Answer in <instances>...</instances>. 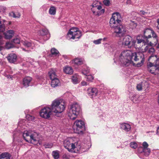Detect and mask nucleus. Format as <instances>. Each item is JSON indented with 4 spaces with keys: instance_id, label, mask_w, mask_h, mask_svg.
<instances>
[{
    "instance_id": "nucleus-1",
    "label": "nucleus",
    "mask_w": 159,
    "mask_h": 159,
    "mask_svg": "<svg viewBox=\"0 0 159 159\" xmlns=\"http://www.w3.org/2000/svg\"><path fill=\"white\" fill-rule=\"evenodd\" d=\"M144 55L143 54L139 57L136 52L129 50L124 51L121 53L120 57V61L123 66H127L130 64L136 65L137 67L141 66L144 61Z\"/></svg>"
},
{
    "instance_id": "nucleus-2",
    "label": "nucleus",
    "mask_w": 159,
    "mask_h": 159,
    "mask_svg": "<svg viewBox=\"0 0 159 159\" xmlns=\"http://www.w3.org/2000/svg\"><path fill=\"white\" fill-rule=\"evenodd\" d=\"M122 20L120 14L117 12L113 13L110 19V26L113 29L114 33L117 37L123 36L125 32L124 27L121 23Z\"/></svg>"
},
{
    "instance_id": "nucleus-3",
    "label": "nucleus",
    "mask_w": 159,
    "mask_h": 159,
    "mask_svg": "<svg viewBox=\"0 0 159 159\" xmlns=\"http://www.w3.org/2000/svg\"><path fill=\"white\" fill-rule=\"evenodd\" d=\"M81 112V108L80 106L77 103H75L71 106L70 110V112L68 114L70 119L74 120Z\"/></svg>"
},
{
    "instance_id": "nucleus-4",
    "label": "nucleus",
    "mask_w": 159,
    "mask_h": 159,
    "mask_svg": "<svg viewBox=\"0 0 159 159\" xmlns=\"http://www.w3.org/2000/svg\"><path fill=\"white\" fill-rule=\"evenodd\" d=\"M154 60L153 62L154 66L152 69L149 70V71L152 74L157 75L159 74V57L156 55H152L149 56L148 60L150 61L152 58Z\"/></svg>"
},
{
    "instance_id": "nucleus-5",
    "label": "nucleus",
    "mask_w": 159,
    "mask_h": 159,
    "mask_svg": "<svg viewBox=\"0 0 159 159\" xmlns=\"http://www.w3.org/2000/svg\"><path fill=\"white\" fill-rule=\"evenodd\" d=\"M51 108L52 112L55 113H61L65 109L64 105L61 104L59 100H55L53 102Z\"/></svg>"
},
{
    "instance_id": "nucleus-6",
    "label": "nucleus",
    "mask_w": 159,
    "mask_h": 159,
    "mask_svg": "<svg viewBox=\"0 0 159 159\" xmlns=\"http://www.w3.org/2000/svg\"><path fill=\"white\" fill-rule=\"evenodd\" d=\"M81 32L78 29L73 27L69 31L67 34V37L69 39H79L81 36Z\"/></svg>"
},
{
    "instance_id": "nucleus-7",
    "label": "nucleus",
    "mask_w": 159,
    "mask_h": 159,
    "mask_svg": "<svg viewBox=\"0 0 159 159\" xmlns=\"http://www.w3.org/2000/svg\"><path fill=\"white\" fill-rule=\"evenodd\" d=\"M74 127L75 132L77 134L82 133L85 130L84 123L81 120L76 121L74 123Z\"/></svg>"
},
{
    "instance_id": "nucleus-8",
    "label": "nucleus",
    "mask_w": 159,
    "mask_h": 159,
    "mask_svg": "<svg viewBox=\"0 0 159 159\" xmlns=\"http://www.w3.org/2000/svg\"><path fill=\"white\" fill-rule=\"evenodd\" d=\"M136 43L135 40H133L132 37L129 35L125 36L123 39L122 45L123 46H127L130 48L133 46Z\"/></svg>"
},
{
    "instance_id": "nucleus-9",
    "label": "nucleus",
    "mask_w": 159,
    "mask_h": 159,
    "mask_svg": "<svg viewBox=\"0 0 159 159\" xmlns=\"http://www.w3.org/2000/svg\"><path fill=\"white\" fill-rule=\"evenodd\" d=\"M52 112V111L51 107H44L41 110L40 112V115L42 117L48 119L50 117Z\"/></svg>"
},
{
    "instance_id": "nucleus-10",
    "label": "nucleus",
    "mask_w": 159,
    "mask_h": 159,
    "mask_svg": "<svg viewBox=\"0 0 159 159\" xmlns=\"http://www.w3.org/2000/svg\"><path fill=\"white\" fill-rule=\"evenodd\" d=\"M64 147L69 151H70L71 149H76L78 151L80 149V146H75V143H71L70 141L68 140H65L64 141Z\"/></svg>"
},
{
    "instance_id": "nucleus-11",
    "label": "nucleus",
    "mask_w": 159,
    "mask_h": 159,
    "mask_svg": "<svg viewBox=\"0 0 159 159\" xmlns=\"http://www.w3.org/2000/svg\"><path fill=\"white\" fill-rule=\"evenodd\" d=\"M137 43L138 44H140L142 43L145 45V44L151 45L152 42L150 40H147L145 39L142 35H139L137 37Z\"/></svg>"
},
{
    "instance_id": "nucleus-12",
    "label": "nucleus",
    "mask_w": 159,
    "mask_h": 159,
    "mask_svg": "<svg viewBox=\"0 0 159 159\" xmlns=\"http://www.w3.org/2000/svg\"><path fill=\"white\" fill-rule=\"evenodd\" d=\"M152 29L151 28H145L143 32V37L147 40H150L152 38L151 34L152 32Z\"/></svg>"
},
{
    "instance_id": "nucleus-13",
    "label": "nucleus",
    "mask_w": 159,
    "mask_h": 159,
    "mask_svg": "<svg viewBox=\"0 0 159 159\" xmlns=\"http://www.w3.org/2000/svg\"><path fill=\"white\" fill-rule=\"evenodd\" d=\"M87 93L88 95L91 98H93L97 96L98 90L96 88H89L87 90Z\"/></svg>"
},
{
    "instance_id": "nucleus-14",
    "label": "nucleus",
    "mask_w": 159,
    "mask_h": 159,
    "mask_svg": "<svg viewBox=\"0 0 159 159\" xmlns=\"http://www.w3.org/2000/svg\"><path fill=\"white\" fill-rule=\"evenodd\" d=\"M120 127L121 129L125 132L129 131L131 129L130 125L129 124L125 123L120 124Z\"/></svg>"
},
{
    "instance_id": "nucleus-15",
    "label": "nucleus",
    "mask_w": 159,
    "mask_h": 159,
    "mask_svg": "<svg viewBox=\"0 0 159 159\" xmlns=\"http://www.w3.org/2000/svg\"><path fill=\"white\" fill-rule=\"evenodd\" d=\"M148 87V83L146 81L139 83L136 86L137 89L139 91L142 90L143 89H146Z\"/></svg>"
},
{
    "instance_id": "nucleus-16",
    "label": "nucleus",
    "mask_w": 159,
    "mask_h": 159,
    "mask_svg": "<svg viewBox=\"0 0 159 159\" xmlns=\"http://www.w3.org/2000/svg\"><path fill=\"white\" fill-rule=\"evenodd\" d=\"M8 60L11 63H14L16 61L17 56L14 53L10 54L8 57H7Z\"/></svg>"
},
{
    "instance_id": "nucleus-17",
    "label": "nucleus",
    "mask_w": 159,
    "mask_h": 159,
    "mask_svg": "<svg viewBox=\"0 0 159 159\" xmlns=\"http://www.w3.org/2000/svg\"><path fill=\"white\" fill-rule=\"evenodd\" d=\"M32 80V78L30 77H27L25 78L23 81V84L24 86L25 87L29 86Z\"/></svg>"
},
{
    "instance_id": "nucleus-18",
    "label": "nucleus",
    "mask_w": 159,
    "mask_h": 159,
    "mask_svg": "<svg viewBox=\"0 0 159 159\" xmlns=\"http://www.w3.org/2000/svg\"><path fill=\"white\" fill-rule=\"evenodd\" d=\"M14 31L13 30H9L7 33H3V34L5 39H9L14 35Z\"/></svg>"
},
{
    "instance_id": "nucleus-19",
    "label": "nucleus",
    "mask_w": 159,
    "mask_h": 159,
    "mask_svg": "<svg viewBox=\"0 0 159 159\" xmlns=\"http://www.w3.org/2000/svg\"><path fill=\"white\" fill-rule=\"evenodd\" d=\"M60 85V81L57 78L52 80L51 86L52 87L55 88Z\"/></svg>"
},
{
    "instance_id": "nucleus-20",
    "label": "nucleus",
    "mask_w": 159,
    "mask_h": 159,
    "mask_svg": "<svg viewBox=\"0 0 159 159\" xmlns=\"http://www.w3.org/2000/svg\"><path fill=\"white\" fill-rule=\"evenodd\" d=\"M11 155L7 152L1 154V159H10Z\"/></svg>"
},
{
    "instance_id": "nucleus-21",
    "label": "nucleus",
    "mask_w": 159,
    "mask_h": 159,
    "mask_svg": "<svg viewBox=\"0 0 159 159\" xmlns=\"http://www.w3.org/2000/svg\"><path fill=\"white\" fill-rule=\"evenodd\" d=\"M48 74L50 79L52 80L57 78V75L56 74L55 72L53 69L51 70L49 72Z\"/></svg>"
},
{
    "instance_id": "nucleus-22",
    "label": "nucleus",
    "mask_w": 159,
    "mask_h": 159,
    "mask_svg": "<svg viewBox=\"0 0 159 159\" xmlns=\"http://www.w3.org/2000/svg\"><path fill=\"white\" fill-rule=\"evenodd\" d=\"M84 60L83 59L79 58H76L74 60L75 64L77 65H81L82 64Z\"/></svg>"
},
{
    "instance_id": "nucleus-23",
    "label": "nucleus",
    "mask_w": 159,
    "mask_h": 159,
    "mask_svg": "<svg viewBox=\"0 0 159 159\" xmlns=\"http://www.w3.org/2000/svg\"><path fill=\"white\" fill-rule=\"evenodd\" d=\"M64 71L66 73L68 74H72L73 72V70L70 67L67 66L64 69Z\"/></svg>"
},
{
    "instance_id": "nucleus-24",
    "label": "nucleus",
    "mask_w": 159,
    "mask_h": 159,
    "mask_svg": "<svg viewBox=\"0 0 159 159\" xmlns=\"http://www.w3.org/2000/svg\"><path fill=\"white\" fill-rule=\"evenodd\" d=\"M48 33L49 32L48 30L44 29L40 30L39 32V34L42 36L48 35V38H49V34H48Z\"/></svg>"
},
{
    "instance_id": "nucleus-25",
    "label": "nucleus",
    "mask_w": 159,
    "mask_h": 159,
    "mask_svg": "<svg viewBox=\"0 0 159 159\" xmlns=\"http://www.w3.org/2000/svg\"><path fill=\"white\" fill-rule=\"evenodd\" d=\"M9 16L15 18H19L20 16V14L18 12L12 11L9 13Z\"/></svg>"
},
{
    "instance_id": "nucleus-26",
    "label": "nucleus",
    "mask_w": 159,
    "mask_h": 159,
    "mask_svg": "<svg viewBox=\"0 0 159 159\" xmlns=\"http://www.w3.org/2000/svg\"><path fill=\"white\" fill-rule=\"evenodd\" d=\"M151 152V150L149 148H143L141 152L144 153L145 156H148L149 155Z\"/></svg>"
},
{
    "instance_id": "nucleus-27",
    "label": "nucleus",
    "mask_w": 159,
    "mask_h": 159,
    "mask_svg": "<svg viewBox=\"0 0 159 159\" xmlns=\"http://www.w3.org/2000/svg\"><path fill=\"white\" fill-rule=\"evenodd\" d=\"M49 12L50 14L54 15L55 14L56 12V9L54 7H51L49 9Z\"/></svg>"
},
{
    "instance_id": "nucleus-28",
    "label": "nucleus",
    "mask_w": 159,
    "mask_h": 159,
    "mask_svg": "<svg viewBox=\"0 0 159 159\" xmlns=\"http://www.w3.org/2000/svg\"><path fill=\"white\" fill-rule=\"evenodd\" d=\"M52 155L54 159H58L59 157V155L58 151H53Z\"/></svg>"
},
{
    "instance_id": "nucleus-29",
    "label": "nucleus",
    "mask_w": 159,
    "mask_h": 159,
    "mask_svg": "<svg viewBox=\"0 0 159 159\" xmlns=\"http://www.w3.org/2000/svg\"><path fill=\"white\" fill-rule=\"evenodd\" d=\"M31 135L30 133L28 131H26L23 134V137L24 139L27 142H29V141L27 140V139L26 138V137H30V135Z\"/></svg>"
},
{
    "instance_id": "nucleus-30",
    "label": "nucleus",
    "mask_w": 159,
    "mask_h": 159,
    "mask_svg": "<svg viewBox=\"0 0 159 159\" xmlns=\"http://www.w3.org/2000/svg\"><path fill=\"white\" fill-rule=\"evenodd\" d=\"M51 52L52 55L55 56L59 54L58 51L55 48H52L51 50Z\"/></svg>"
},
{
    "instance_id": "nucleus-31",
    "label": "nucleus",
    "mask_w": 159,
    "mask_h": 159,
    "mask_svg": "<svg viewBox=\"0 0 159 159\" xmlns=\"http://www.w3.org/2000/svg\"><path fill=\"white\" fill-rule=\"evenodd\" d=\"M152 37L155 40V41L154 42V43L155 44H157L158 41V37L157 36V35L156 34L155 32L152 30Z\"/></svg>"
},
{
    "instance_id": "nucleus-32",
    "label": "nucleus",
    "mask_w": 159,
    "mask_h": 159,
    "mask_svg": "<svg viewBox=\"0 0 159 159\" xmlns=\"http://www.w3.org/2000/svg\"><path fill=\"white\" fill-rule=\"evenodd\" d=\"M22 44L27 48L30 47L32 46V43L27 41H25L22 42Z\"/></svg>"
},
{
    "instance_id": "nucleus-33",
    "label": "nucleus",
    "mask_w": 159,
    "mask_h": 159,
    "mask_svg": "<svg viewBox=\"0 0 159 159\" xmlns=\"http://www.w3.org/2000/svg\"><path fill=\"white\" fill-rule=\"evenodd\" d=\"M14 47V45L13 43H6L5 45V47L7 49H9L12 48H13Z\"/></svg>"
},
{
    "instance_id": "nucleus-34",
    "label": "nucleus",
    "mask_w": 159,
    "mask_h": 159,
    "mask_svg": "<svg viewBox=\"0 0 159 159\" xmlns=\"http://www.w3.org/2000/svg\"><path fill=\"white\" fill-rule=\"evenodd\" d=\"M39 134L37 133L34 132L30 135V140H33L38 137Z\"/></svg>"
},
{
    "instance_id": "nucleus-35",
    "label": "nucleus",
    "mask_w": 159,
    "mask_h": 159,
    "mask_svg": "<svg viewBox=\"0 0 159 159\" xmlns=\"http://www.w3.org/2000/svg\"><path fill=\"white\" fill-rule=\"evenodd\" d=\"M39 139L37 137L33 140H30V143L34 145H37L39 143V144L40 145V143H39Z\"/></svg>"
},
{
    "instance_id": "nucleus-36",
    "label": "nucleus",
    "mask_w": 159,
    "mask_h": 159,
    "mask_svg": "<svg viewBox=\"0 0 159 159\" xmlns=\"http://www.w3.org/2000/svg\"><path fill=\"white\" fill-rule=\"evenodd\" d=\"M85 78L88 81H91L93 79V77L91 75H86Z\"/></svg>"
},
{
    "instance_id": "nucleus-37",
    "label": "nucleus",
    "mask_w": 159,
    "mask_h": 159,
    "mask_svg": "<svg viewBox=\"0 0 159 159\" xmlns=\"http://www.w3.org/2000/svg\"><path fill=\"white\" fill-rule=\"evenodd\" d=\"M26 118L28 120L33 121L34 117L30 115H27L26 116Z\"/></svg>"
},
{
    "instance_id": "nucleus-38",
    "label": "nucleus",
    "mask_w": 159,
    "mask_h": 159,
    "mask_svg": "<svg viewBox=\"0 0 159 159\" xmlns=\"http://www.w3.org/2000/svg\"><path fill=\"white\" fill-rule=\"evenodd\" d=\"M130 146L131 148L135 149L137 148V144L135 142H131L130 143Z\"/></svg>"
},
{
    "instance_id": "nucleus-39",
    "label": "nucleus",
    "mask_w": 159,
    "mask_h": 159,
    "mask_svg": "<svg viewBox=\"0 0 159 159\" xmlns=\"http://www.w3.org/2000/svg\"><path fill=\"white\" fill-rule=\"evenodd\" d=\"M155 51V50L154 48L152 47L149 48V50H148V52L149 54H151V56H152V55H154L153 54V53Z\"/></svg>"
},
{
    "instance_id": "nucleus-40",
    "label": "nucleus",
    "mask_w": 159,
    "mask_h": 159,
    "mask_svg": "<svg viewBox=\"0 0 159 159\" xmlns=\"http://www.w3.org/2000/svg\"><path fill=\"white\" fill-rule=\"evenodd\" d=\"M72 80L74 84H76L78 82V79L75 76H73L72 77Z\"/></svg>"
},
{
    "instance_id": "nucleus-41",
    "label": "nucleus",
    "mask_w": 159,
    "mask_h": 159,
    "mask_svg": "<svg viewBox=\"0 0 159 159\" xmlns=\"http://www.w3.org/2000/svg\"><path fill=\"white\" fill-rule=\"evenodd\" d=\"M5 25L4 24H2L1 21V32H3L5 30Z\"/></svg>"
},
{
    "instance_id": "nucleus-42",
    "label": "nucleus",
    "mask_w": 159,
    "mask_h": 159,
    "mask_svg": "<svg viewBox=\"0 0 159 159\" xmlns=\"http://www.w3.org/2000/svg\"><path fill=\"white\" fill-rule=\"evenodd\" d=\"M102 40V39H98L93 41V42L95 44H98L101 43V41Z\"/></svg>"
},
{
    "instance_id": "nucleus-43",
    "label": "nucleus",
    "mask_w": 159,
    "mask_h": 159,
    "mask_svg": "<svg viewBox=\"0 0 159 159\" xmlns=\"http://www.w3.org/2000/svg\"><path fill=\"white\" fill-rule=\"evenodd\" d=\"M103 3L106 6H109L111 3L109 0H104L103 1Z\"/></svg>"
},
{
    "instance_id": "nucleus-44",
    "label": "nucleus",
    "mask_w": 159,
    "mask_h": 159,
    "mask_svg": "<svg viewBox=\"0 0 159 159\" xmlns=\"http://www.w3.org/2000/svg\"><path fill=\"white\" fill-rule=\"evenodd\" d=\"M12 42L15 43L19 44L20 43V41L18 38H16L13 39Z\"/></svg>"
},
{
    "instance_id": "nucleus-45",
    "label": "nucleus",
    "mask_w": 159,
    "mask_h": 159,
    "mask_svg": "<svg viewBox=\"0 0 159 159\" xmlns=\"http://www.w3.org/2000/svg\"><path fill=\"white\" fill-rule=\"evenodd\" d=\"M143 148H148V144L146 142H144L143 143Z\"/></svg>"
},
{
    "instance_id": "nucleus-46",
    "label": "nucleus",
    "mask_w": 159,
    "mask_h": 159,
    "mask_svg": "<svg viewBox=\"0 0 159 159\" xmlns=\"http://www.w3.org/2000/svg\"><path fill=\"white\" fill-rule=\"evenodd\" d=\"M62 157L64 159H69L70 158L69 156L66 154H63Z\"/></svg>"
},
{
    "instance_id": "nucleus-47",
    "label": "nucleus",
    "mask_w": 159,
    "mask_h": 159,
    "mask_svg": "<svg viewBox=\"0 0 159 159\" xmlns=\"http://www.w3.org/2000/svg\"><path fill=\"white\" fill-rule=\"evenodd\" d=\"M148 66L151 68H149L148 71H149V70L150 69H152V67H153V66H154L153 62H150L148 65Z\"/></svg>"
},
{
    "instance_id": "nucleus-48",
    "label": "nucleus",
    "mask_w": 159,
    "mask_h": 159,
    "mask_svg": "<svg viewBox=\"0 0 159 159\" xmlns=\"http://www.w3.org/2000/svg\"><path fill=\"white\" fill-rule=\"evenodd\" d=\"M147 13V12H145L144 11H140L139 12V14L140 15H145Z\"/></svg>"
},
{
    "instance_id": "nucleus-49",
    "label": "nucleus",
    "mask_w": 159,
    "mask_h": 159,
    "mask_svg": "<svg viewBox=\"0 0 159 159\" xmlns=\"http://www.w3.org/2000/svg\"><path fill=\"white\" fill-rule=\"evenodd\" d=\"M44 146L45 148H51L52 147V144H45L44 145Z\"/></svg>"
},
{
    "instance_id": "nucleus-50",
    "label": "nucleus",
    "mask_w": 159,
    "mask_h": 159,
    "mask_svg": "<svg viewBox=\"0 0 159 159\" xmlns=\"http://www.w3.org/2000/svg\"><path fill=\"white\" fill-rule=\"evenodd\" d=\"M6 8L5 7H4L3 6L2 7H1V9L2 10V11L3 12H4L6 10Z\"/></svg>"
},
{
    "instance_id": "nucleus-51",
    "label": "nucleus",
    "mask_w": 159,
    "mask_h": 159,
    "mask_svg": "<svg viewBox=\"0 0 159 159\" xmlns=\"http://www.w3.org/2000/svg\"><path fill=\"white\" fill-rule=\"evenodd\" d=\"M81 84L82 86H85L87 85L86 82L84 81H82L81 82Z\"/></svg>"
},
{
    "instance_id": "nucleus-52",
    "label": "nucleus",
    "mask_w": 159,
    "mask_h": 159,
    "mask_svg": "<svg viewBox=\"0 0 159 159\" xmlns=\"http://www.w3.org/2000/svg\"><path fill=\"white\" fill-rule=\"evenodd\" d=\"M149 48L148 46H146L144 49V52L147 51V50H149Z\"/></svg>"
},
{
    "instance_id": "nucleus-53",
    "label": "nucleus",
    "mask_w": 159,
    "mask_h": 159,
    "mask_svg": "<svg viewBox=\"0 0 159 159\" xmlns=\"http://www.w3.org/2000/svg\"><path fill=\"white\" fill-rule=\"evenodd\" d=\"M126 3L127 4H130L131 3V0H127Z\"/></svg>"
},
{
    "instance_id": "nucleus-54",
    "label": "nucleus",
    "mask_w": 159,
    "mask_h": 159,
    "mask_svg": "<svg viewBox=\"0 0 159 159\" xmlns=\"http://www.w3.org/2000/svg\"><path fill=\"white\" fill-rule=\"evenodd\" d=\"M89 72V70H87L86 72V73H85V72L84 71H82V73L83 74L85 75L87 73H88Z\"/></svg>"
},
{
    "instance_id": "nucleus-55",
    "label": "nucleus",
    "mask_w": 159,
    "mask_h": 159,
    "mask_svg": "<svg viewBox=\"0 0 159 159\" xmlns=\"http://www.w3.org/2000/svg\"><path fill=\"white\" fill-rule=\"evenodd\" d=\"M157 134L159 135V126L158 127L157 129Z\"/></svg>"
},
{
    "instance_id": "nucleus-56",
    "label": "nucleus",
    "mask_w": 159,
    "mask_h": 159,
    "mask_svg": "<svg viewBox=\"0 0 159 159\" xmlns=\"http://www.w3.org/2000/svg\"><path fill=\"white\" fill-rule=\"evenodd\" d=\"M97 9L98 10H100L102 8L101 6L99 5V6H97Z\"/></svg>"
},
{
    "instance_id": "nucleus-57",
    "label": "nucleus",
    "mask_w": 159,
    "mask_h": 159,
    "mask_svg": "<svg viewBox=\"0 0 159 159\" xmlns=\"http://www.w3.org/2000/svg\"><path fill=\"white\" fill-rule=\"evenodd\" d=\"M7 78L8 79H11L12 78V76L11 75H8L7 76Z\"/></svg>"
},
{
    "instance_id": "nucleus-58",
    "label": "nucleus",
    "mask_w": 159,
    "mask_h": 159,
    "mask_svg": "<svg viewBox=\"0 0 159 159\" xmlns=\"http://www.w3.org/2000/svg\"><path fill=\"white\" fill-rule=\"evenodd\" d=\"M105 12L104 9H102V10L101 11V13H103Z\"/></svg>"
},
{
    "instance_id": "nucleus-59",
    "label": "nucleus",
    "mask_w": 159,
    "mask_h": 159,
    "mask_svg": "<svg viewBox=\"0 0 159 159\" xmlns=\"http://www.w3.org/2000/svg\"><path fill=\"white\" fill-rule=\"evenodd\" d=\"M158 25L157 26V28L159 30V23H158Z\"/></svg>"
},
{
    "instance_id": "nucleus-60",
    "label": "nucleus",
    "mask_w": 159,
    "mask_h": 159,
    "mask_svg": "<svg viewBox=\"0 0 159 159\" xmlns=\"http://www.w3.org/2000/svg\"><path fill=\"white\" fill-rule=\"evenodd\" d=\"M157 48H159V43L158 44Z\"/></svg>"
},
{
    "instance_id": "nucleus-61",
    "label": "nucleus",
    "mask_w": 159,
    "mask_h": 159,
    "mask_svg": "<svg viewBox=\"0 0 159 159\" xmlns=\"http://www.w3.org/2000/svg\"><path fill=\"white\" fill-rule=\"evenodd\" d=\"M3 23H5L6 21V20H3Z\"/></svg>"
},
{
    "instance_id": "nucleus-62",
    "label": "nucleus",
    "mask_w": 159,
    "mask_h": 159,
    "mask_svg": "<svg viewBox=\"0 0 159 159\" xmlns=\"http://www.w3.org/2000/svg\"><path fill=\"white\" fill-rule=\"evenodd\" d=\"M22 50L24 51H26V50H25V48H23L22 49Z\"/></svg>"
},
{
    "instance_id": "nucleus-63",
    "label": "nucleus",
    "mask_w": 159,
    "mask_h": 159,
    "mask_svg": "<svg viewBox=\"0 0 159 159\" xmlns=\"http://www.w3.org/2000/svg\"><path fill=\"white\" fill-rule=\"evenodd\" d=\"M0 48H1V50H2V47L1 46Z\"/></svg>"
},
{
    "instance_id": "nucleus-64",
    "label": "nucleus",
    "mask_w": 159,
    "mask_h": 159,
    "mask_svg": "<svg viewBox=\"0 0 159 159\" xmlns=\"http://www.w3.org/2000/svg\"><path fill=\"white\" fill-rule=\"evenodd\" d=\"M103 39H104V40L105 39H106V38H104Z\"/></svg>"
}]
</instances>
